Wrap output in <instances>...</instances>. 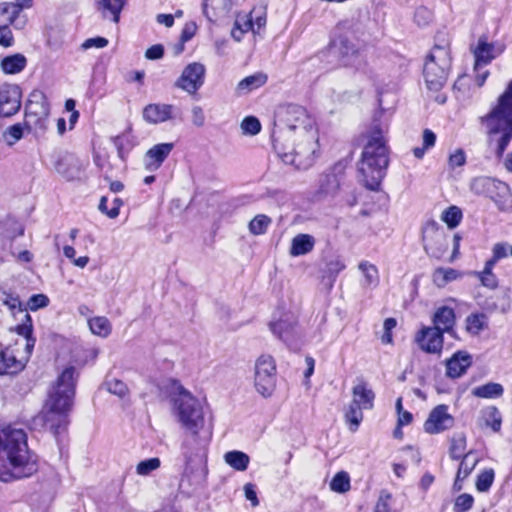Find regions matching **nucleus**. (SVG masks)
I'll return each instance as SVG.
<instances>
[{"mask_svg":"<svg viewBox=\"0 0 512 512\" xmlns=\"http://www.w3.org/2000/svg\"><path fill=\"white\" fill-rule=\"evenodd\" d=\"M76 387V369L66 367L52 385L48 398L35 422L41 424L54 436L64 431L68 425V414L73 405Z\"/></svg>","mask_w":512,"mask_h":512,"instance_id":"obj_1","label":"nucleus"},{"mask_svg":"<svg viewBox=\"0 0 512 512\" xmlns=\"http://www.w3.org/2000/svg\"><path fill=\"white\" fill-rule=\"evenodd\" d=\"M504 51V46L498 43H490L486 37H480L473 50L475 66H485Z\"/></svg>","mask_w":512,"mask_h":512,"instance_id":"obj_20","label":"nucleus"},{"mask_svg":"<svg viewBox=\"0 0 512 512\" xmlns=\"http://www.w3.org/2000/svg\"><path fill=\"white\" fill-rule=\"evenodd\" d=\"M315 245V239L309 234H298L291 242L290 255L293 257L306 255L311 252Z\"/></svg>","mask_w":512,"mask_h":512,"instance_id":"obj_28","label":"nucleus"},{"mask_svg":"<svg viewBox=\"0 0 512 512\" xmlns=\"http://www.w3.org/2000/svg\"><path fill=\"white\" fill-rule=\"evenodd\" d=\"M441 220L446 223L450 229H453L460 224L462 211L457 206H450L442 212Z\"/></svg>","mask_w":512,"mask_h":512,"instance_id":"obj_41","label":"nucleus"},{"mask_svg":"<svg viewBox=\"0 0 512 512\" xmlns=\"http://www.w3.org/2000/svg\"><path fill=\"white\" fill-rule=\"evenodd\" d=\"M244 493L245 497L248 501L251 502V505L253 507H256L259 505V500L255 491V486L251 483H246L244 485Z\"/></svg>","mask_w":512,"mask_h":512,"instance_id":"obj_64","label":"nucleus"},{"mask_svg":"<svg viewBox=\"0 0 512 512\" xmlns=\"http://www.w3.org/2000/svg\"><path fill=\"white\" fill-rule=\"evenodd\" d=\"M433 326L444 333H450L453 331L456 324V315L452 308L448 306L439 307L433 317Z\"/></svg>","mask_w":512,"mask_h":512,"instance_id":"obj_23","label":"nucleus"},{"mask_svg":"<svg viewBox=\"0 0 512 512\" xmlns=\"http://www.w3.org/2000/svg\"><path fill=\"white\" fill-rule=\"evenodd\" d=\"M24 128H26L24 123H17L8 127L3 134L6 143L12 146L19 141L23 137Z\"/></svg>","mask_w":512,"mask_h":512,"instance_id":"obj_47","label":"nucleus"},{"mask_svg":"<svg viewBox=\"0 0 512 512\" xmlns=\"http://www.w3.org/2000/svg\"><path fill=\"white\" fill-rule=\"evenodd\" d=\"M333 48H337L339 50V53L342 55L344 65L357 67L360 65L361 61L359 60V51L354 50L348 40L340 39L339 46L334 44Z\"/></svg>","mask_w":512,"mask_h":512,"instance_id":"obj_29","label":"nucleus"},{"mask_svg":"<svg viewBox=\"0 0 512 512\" xmlns=\"http://www.w3.org/2000/svg\"><path fill=\"white\" fill-rule=\"evenodd\" d=\"M36 460L30 454L27 436L22 429H0V481L9 482L33 475Z\"/></svg>","mask_w":512,"mask_h":512,"instance_id":"obj_2","label":"nucleus"},{"mask_svg":"<svg viewBox=\"0 0 512 512\" xmlns=\"http://www.w3.org/2000/svg\"><path fill=\"white\" fill-rule=\"evenodd\" d=\"M191 121L197 127H202L205 123V115L200 106H193L191 109Z\"/></svg>","mask_w":512,"mask_h":512,"instance_id":"obj_61","label":"nucleus"},{"mask_svg":"<svg viewBox=\"0 0 512 512\" xmlns=\"http://www.w3.org/2000/svg\"><path fill=\"white\" fill-rule=\"evenodd\" d=\"M271 222V219L264 214L256 215L249 223V231L253 235H262L266 232Z\"/></svg>","mask_w":512,"mask_h":512,"instance_id":"obj_45","label":"nucleus"},{"mask_svg":"<svg viewBox=\"0 0 512 512\" xmlns=\"http://www.w3.org/2000/svg\"><path fill=\"white\" fill-rule=\"evenodd\" d=\"M108 45V40L104 37L89 38L82 44L83 49H89L92 47L104 48Z\"/></svg>","mask_w":512,"mask_h":512,"instance_id":"obj_62","label":"nucleus"},{"mask_svg":"<svg viewBox=\"0 0 512 512\" xmlns=\"http://www.w3.org/2000/svg\"><path fill=\"white\" fill-rule=\"evenodd\" d=\"M49 304V298L44 294L32 295L27 303L30 310L36 311L40 308H44Z\"/></svg>","mask_w":512,"mask_h":512,"instance_id":"obj_57","label":"nucleus"},{"mask_svg":"<svg viewBox=\"0 0 512 512\" xmlns=\"http://www.w3.org/2000/svg\"><path fill=\"white\" fill-rule=\"evenodd\" d=\"M24 365L17 360L9 348H3L0 343V375L13 374L20 371Z\"/></svg>","mask_w":512,"mask_h":512,"instance_id":"obj_27","label":"nucleus"},{"mask_svg":"<svg viewBox=\"0 0 512 512\" xmlns=\"http://www.w3.org/2000/svg\"><path fill=\"white\" fill-rule=\"evenodd\" d=\"M126 2L127 0H99L98 8L103 11V17H106L105 11H109L112 14L113 22L118 23Z\"/></svg>","mask_w":512,"mask_h":512,"instance_id":"obj_34","label":"nucleus"},{"mask_svg":"<svg viewBox=\"0 0 512 512\" xmlns=\"http://www.w3.org/2000/svg\"><path fill=\"white\" fill-rule=\"evenodd\" d=\"M375 393L365 381H359L352 388V401L345 411V419L351 431H356L363 420L362 410L374 406Z\"/></svg>","mask_w":512,"mask_h":512,"instance_id":"obj_9","label":"nucleus"},{"mask_svg":"<svg viewBox=\"0 0 512 512\" xmlns=\"http://www.w3.org/2000/svg\"><path fill=\"white\" fill-rule=\"evenodd\" d=\"M474 504V498L468 493H463L456 497L454 501V512H468Z\"/></svg>","mask_w":512,"mask_h":512,"instance_id":"obj_54","label":"nucleus"},{"mask_svg":"<svg viewBox=\"0 0 512 512\" xmlns=\"http://www.w3.org/2000/svg\"><path fill=\"white\" fill-rule=\"evenodd\" d=\"M23 6L17 3L0 4V15H7V22L13 24L19 16Z\"/></svg>","mask_w":512,"mask_h":512,"instance_id":"obj_51","label":"nucleus"},{"mask_svg":"<svg viewBox=\"0 0 512 512\" xmlns=\"http://www.w3.org/2000/svg\"><path fill=\"white\" fill-rule=\"evenodd\" d=\"M330 489L337 493H345L350 489V477L345 471L335 474L330 482Z\"/></svg>","mask_w":512,"mask_h":512,"instance_id":"obj_42","label":"nucleus"},{"mask_svg":"<svg viewBox=\"0 0 512 512\" xmlns=\"http://www.w3.org/2000/svg\"><path fill=\"white\" fill-rule=\"evenodd\" d=\"M494 470L486 469L481 472L476 480V488L479 492H486L490 489L494 481Z\"/></svg>","mask_w":512,"mask_h":512,"instance_id":"obj_50","label":"nucleus"},{"mask_svg":"<svg viewBox=\"0 0 512 512\" xmlns=\"http://www.w3.org/2000/svg\"><path fill=\"white\" fill-rule=\"evenodd\" d=\"M254 387L264 398L270 397L276 388V363L272 356H259L254 365Z\"/></svg>","mask_w":512,"mask_h":512,"instance_id":"obj_11","label":"nucleus"},{"mask_svg":"<svg viewBox=\"0 0 512 512\" xmlns=\"http://www.w3.org/2000/svg\"><path fill=\"white\" fill-rule=\"evenodd\" d=\"M224 460L229 466L237 471H245L250 462L249 456L238 450L225 453Z\"/></svg>","mask_w":512,"mask_h":512,"instance_id":"obj_32","label":"nucleus"},{"mask_svg":"<svg viewBox=\"0 0 512 512\" xmlns=\"http://www.w3.org/2000/svg\"><path fill=\"white\" fill-rule=\"evenodd\" d=\"M16 331L19 335L26 339V351L30 354L35 346L36 339L32 337L33 325L32 319L29 314L24 315L21 324L16 327Z\"/></svg>","mask_w":512,"mask_h":512,"instance_id":"obj_31","label":"nucleus"},{"mask_svg":"<svg viewBox=\"0 0 512 512\" xmlns=\"http://www.w3.org/2000/svg\"><path fill=\"white\" fill-rule=\"evenodd\" d=\"M21 90L15 84H4L0 87V116L11 117L21 107Z\"/></svg>","mask_w":512,"mask_h":512,"instance_id":"obj_17","label":"nucleus"},{"mask_svg":"<svg viewBox=\"0 0 512 512\" xmlns=\"http://www.w3.org/2000/svg\"><path fill=\"white\" fill-rule=\"evenodd\" d=\"M105 386L111 394H114L120 398L125 397L129 392L127 385L123 381L116 378L106 381Z\"/></svg>","mask_w":512,"mask_h":512,"instance_id":"obj_53","label":"nucleus"},{"mask_svg":"<svg viewBox=\"0 0 512 512\" xmlns=\"http://www.w3.org/2000/svg\"><path fill=\"white\" fill-rule=\"evenodd\" d=\"M266 81H267V76L263 73H257L254 75H250V76L245 77L238 83L237 90L239 92H243V91L249 92L256 88L261 87L262 85H264L266 83Z\"/></svg>","mask_w":512,"mask_h":512,"instance_id":"obj_36","label":"nucleus"},{"mask_svg":"<svg viewBox=\"0 0 512 512\" xmlns=\"http://www.w3.org/2000/svg\"><path fill=\"white\" fill-rule=\"evenodd\" d=\"M444 332L434 326H423L415 335L419 348L430 354H440L443 349Z\"/></svg>","mask_w":512,"mask_h":512,"instance_id":"obj_15","label":"nucleus"},{"mask_svg":"<svg viewBox=\"0 0 512 512\" xmlns=\"http://www.w3.org/2000/svg\"><path fill=\"white\" fill-rule=\"evenodd\" d=\"M479 459L474 456L473 451H469L466 453L463 458H461V462L458 467L457 471V478L458 479H465L467 478L471 472L474 470L476 465L478 464Z\"/></svg>","mask_w":512,"mask_h":512,"instance_id":"obj_37","label":"nucleus"},{"mask_svg":"<svg viewBox=\"0 0 512 512\" xmlns=\"http://www.w3.org/2000/svg\"><path fill=\"white\" fill-rule=\"evenodd\" d=\"M358 269L362 275L360 284L363 288L372 289L378 286L380 277L376 265L368 261H361L358 264Z\"/></svg>","mask_w":512,"mask_h":512,"instance_id":"obj_26","label":"nucleus"},{"mask_svg":"<svg viewBox=\"0 0 512 512\" xmlns=\"http://www.w3.org/2000/svg\"><path fill=\"white\" fill-rule=\"evenodd\" d=\"M340 187V180L335 174L325 175L320 182V193L325 196H334Z\"/></svg>","mask_w":512,"mask_h":512,"instance_id":"obj_39","label":"nucleus"},{"mask_svg":"<svg viewBox=\"0 0 512 512\" xmlns=\"http://www.w3.org/2000/svg\"><path fill=\"white\" fill-rule=\"evenodd\" d=\"M466 163L465 151L461 148L454 150L448 157V166L450 169L462 167Z\"/></svg>","mask_w":512,"mask_h":512,"instance_id":"obj_56","label":"nucleus"},{"mask_svg":"<svg viewBox=\"0 0 512 512\" xmlns=\"http://www.w3.org/2000/svg\"><path fill=\"white\" fill-rule=\"evenodd\" d=\"M49 104L45 95L40 91H34L25 106L24 125L28 131L43 134L47 130Z\"/></svg>","mask_w":512,"mask_h":512,"instance_id":"obj_10","label":"nucleus"},{"mask_svg":"<svg viewBox=\"0 0 512 512\" xmlns=\"http://www.w3.org/2000/svg\"><path fill=\"white\" fill-rule=\"evenodd\" d=\"M470 189L477 195L489 197L502 211L512 208V194L510 187L505 182L480 176L471 181Z\"/></svg>","mask_w":512,"mask_h":512,"instance_id":"obj_7","label":"nucleus"},{"mask_svg":"<svg viewBox=\"0 0 512 512\" xmlns=\"http://www.w3.org/2000/svg\"><path fill=\"white\" fill-rule=\"evenodd\" d=\"M161 465V461L159 458H149L143 461H140L136 466V472L138 475L147 476L152 471L157 470Z\"/></svg>","mask_w":512,"mask_h":512,"instance_id":"obj_52","label":"nucleus"},{"mask_svg":"<svg viewBox=\"0 0 512 512\" xmlns=\"http://www.w3.org/2000/svg\"><path fill=\"white\" fill-rule=\"evenodd\" d=\"M173 143L154 145L145 154V166L149 171L157 170L173 150Z\"/></svg>","mask_w":512,"mask_h":512,"instance_id":"obj_21","label":"nucleus"},{"mask_svg":"<svg viewBox=\"0 0 512 512\" xmlns=\"http://www.w3.org/2000/svg\"><path fill=\"white\" fill-rule=\"evenodd\" d=\"M142 116L147 123L159 124L175 119L178 111L171 104L153 103L144 107Z\"/></svg>","mask_w":512,"mask_h":512,"instance_id":"obj_19","label":"nucleus"},{"mask_svg":"<svg viewBox=\"0 0 512 512\" xmlns=\"http://www.w3.org/2000/svg\"><path fill=\"white\" fill-rule=\"evenodd\" d=\"M346 268V265L345 263L343 262L342 259H340L339 257L335 258V259H332L330 260L328 263H327V274L330 276V277H333V279L336 278V276Z\"/></svg>","mask_w":512,"mask_h":512,"instance_id":"obj_58","label":"nucleus"},{"mask_svg":"<svg viewBox=\"0 0 512 512\" xmlns=\"http://www.w3.org/2000/svg\"><path fill=\"white\" fill-rule=\"evenodd\" d=\"M454 425V418L448 413V407L444 404L436 406L425 421L424 429L429 434H437Z\"/></svg>","mask_w":512,"mask_h":512,"instance_id":"obj_18","label":"nucleus"},{"mask_svg":"<svg viewBox=\"0 0 512 512\" xmlns=\"http://www.w3.org/2000/svg\"><path fill=\"white\" fill-rule=\"evenodd\" d=\"M270 329L273 334L277 335L280 339L287 342L290 340V336L293 330L292 323L286 320H279L270 324Z\"/></svg>","mask_w":512,"mask_h":512,"instance_id":"obj_44","label":"nucleus"},{"mask_svg":"<svg viewBox=\"0 0 512 512\" xmlns=\"http://www.w3.org/2000/svg\"><path fill=\"white\" fill-rule=\"evenodd\" d=\"M26 64L25 56L17 53L3 58L0 65L5 74H17L26 67Z\"/></svg>","mask_w":512,"mask_h":512,"instance_id":"obj_30","label":"nucleus"},{"mask_svg":"<svg viewBox=\"0 0 512 512\" xmlns=\"http://www.w3.org/2000/svg\"><path fill=\"white\" fill-rule=\"evenodd\" d=\"M472 364V357L466 351L456 352L446 362V374L450 378L462 376Z\"/></svg>","mask_w":512,"mask_h":512,"instance_id":"obj_22","label":"nucleus"},{"mask_svg":"<svg viewBox=\"0 0 512 512\" xmlns=\"http://www.w3.org/2000/svg\"><path fill=\"white\" fill-rule=\"evenodd\" d=\"M460 273L453 268H437L433 273V282L438 287L445 286L448 282L456 280Z\"/></svg>","mask_w":512,"mask_h":512,"instance_id":"obj_38","label":"nucleus"},{"mask_svg":"<svg viewBox=\"0 0 512 512\" xmlns=\"http://www.w3.org/2000/svg\"><path fill=\"white\" fill-rule=\"evenodd\" d=\"M466 449V437L463 434L455 436L451 441L449 450L450 457L454 460L463 458Z\"/></svg>","mask_w":512,"mask_h":512,"instance_id":"obj_46","label":"nucleus"},{"mask_svg":"<svg viewBox=\"0 0 512 512\" xmlns=\"http://www.w3.org/2000/svg\"><path fill=\"white\" fill-rule=\"evenodd\" d=\"M477 425L482 429L490 428L495 433L499 432L502 425V416L498 408L495 406L483 408L477 419Z\"/></svg>","mask_w":512,"mask_h":512,"instance_id":"obj_24","label":"nucleus"},{"mask_svg":"<svg viewBox=\"0 0 512 512\" xmlns=\"http://www.w3.org/2000/svg\"><path fill=\"white\" fill-rule=\"evenodd\" d=\"M164 47L161 44H156L149 47L145 52V57L149 60H157L163 57Z\"/></svg>","mask_w":512,"mask_h":512,"instance_id":"obj_63","label":"nucleus"},{"mask_svg":"<svg viewBox=\"0 0 512 512\" xmlns=\"http://www.w3.org/2000/svg\"><path fill=\"white\" fill-rule=\"evenodd\" d=\"M13 42V34L8 24L0 25V45L7 48L11 47Z\"/></svg>","mask_w":512,"mask_h":512,"instance_id":"obj_59","label":"nucleus"},{"mask_svg":"<svg viewBox=\"0 0 512 512\" xmlns=\"http://www.w3.org/2000/svg\"><path fill=\"white\" fill-rule=\"evenodd\" d=\"M305 134L302 132V125L296 129V132L292 133L290 141L287 142L289 148L287 152L294 158V161L285 162L286 164L294 165L297 169H307L313 163L315 153L318 149V133L315 128V145L311 148L307 154L304 151L307 147V140Z\"/></svg>","mask_w":512,"mask_h":512,"instance_id":"obj_13","label":"nucleus"},{"mask_svg":"<svg viewBox=\"0 0 512 512\" xmlns=\"http://www.w3.org/2000/svg\"><path fill=\"white\" fill-rule=\"evenodd\" d=\"M465 330L471 336H479L489 328V318L486 312H473L465 318Z\"/></svg>","mask_w":512,"mask_h":512,"instance_id":"obj_25","label":"nucleus"},{"mask_svg":"<svg viewBox=\"0 0 512 512\" xmlns=\"http://www.w3.org/2000/svg\"><path fill=\"white\" fill-rule=\"evenodd\" d=\"M384 133L385 131L380 124L371 127L367 135V143L358 163L360 181L371 191L379 189L389 164Z\"/></svg>","mask_w":512,"mask_h":512,"instance_id":"obj_5","label":"nucleus"},{"mask_svg":"<svg viewBox=\"0 0 512 512\" xmlns=\"http://www.w3.org/2000/svg\"><path fill=\"white\" fill-rule=\"evenodd\" d=\"M493 268L494 266L485 262L484 269L480 272L474 273L480 280L481 284L489 289H495L498 286V279L492 272Z\"/></svg>","mask_w":512,"mask_h":512,"instance_id":"obj_40","label":"nucleus"},{"mask_svg":"<svg viewBox=\"0 0 512 512\" xmlns=\"http://www.w3.org/2000/svg\"><path fill=\"white\" fill-rule=\"evenodd\" d=\"M190 434L185 438L182 449L186 464L195 460L202 461L206 457L207 447L210 443L211 433L208 430H189Z\"/></svg>","mask_w":512,"mask_h":512,"instance_id":"obj_14","label":"nucleus"},{"mask_svg":"<svg viewBox=\"0 0 512 512\" xmlns=\"http://www.w3.org/2000/svg\"><path fill=\"white\" fill-rule=\"evenodd\" d=\"M302 125V132L306 136L307 147L304 154L309 153L315 145V121L307 110L297 104H287L278 108L275 114L274 130L272 133L273 147L283 162L294 161L287 152L292 133Z\"/></svg>","mask_w":512,"mask_h":512,"instance_id":"obj_3","label":"nucleus"},{"mask_svg":"<svg viewBox=\"0 0 512 512\" xmlns=\"http://www.w3.org/2000/svg\"><path fill=\"white\" fill-rule=\"evenodd\" d=\"M510 248L507 243L499 242L494 244L492 248V257L487 260L486 262L489 265L495 266V264L500 261L501 259L506 258L508 255H510Z\"/></svg>","mask_w":512,"mask_h":512,"instance_id":"obj_48","label":"nucleus"},{"mask_svg":"<svg viewBox=\"0 0 512 512\" xmlns=\"http://www.w3.org/2000/svg\"><path fill=\"white\" fill-rule=\"evenodd\" d=\"M0 300L3 302L5 306L9 308L12 312L18 309V312L23 314V316L27 313L26 307H23L18 296H13L11 294H6L5 292H0Z\"/></svg>","mask_w":512,"mask_h":512,"instance_id":"obj_49","label":"nucleus"},{"mask_svg":"<svg viewBox=\"0 0 512 512\" xmlns=\"http://www.w3.org/2000/svg\"><path fill=\"white\" fill-rule=\"evenodd\" d=\"M423 248L429 257L441 259L445 255L448 243L445 230L435 221L428 220L422 227Z\"/></svg>","mask_w":512,"mask_h":512,"instance_id":"obj_12","label":"nucleus"},{"mask_svg":"<svg viewBox=\"0 0 512 512\" xmlns=\"http://www.w3.org/2000/svg\"><path fill=\"white\" fill-rule=\"evenodd\" d=\"M88 324L91 332L102 338L108 337L112 330L110 321L103 316H97L89 319Z\"/></svg>","mask_w":512,"mask_h":512,"instance_id":"obj_35","label":"nucleus"},{"mask_svg":"<svg viewBox=\"0 0 512 512\" xmlns=\"http://www.w3.org/2000/svg\"><path fill=\"white\" fill-rule=\"evenodd\" d=\"M503 386L499 383L490 382L472 390V394L479 398H498L503 395Z\"/></svg>","mask_w":512,"mask_h":512,"instance_id":"obj_33","label":"nucleus"},{"mask_svg":"<svg viewBox=\"0 0 512 512\" xmlns=\"http://www.w3.org/2000/svg\"><path fill=\"white\" fill-rule=\"evenodd\" d=\"M205 67L194 62L185 67L176 81V86L190 94H194L204 83Z\"/></svg>","mask_w":512,"mask_h":512,"instance_id":"obj_16","label":"nucleus"},{"mask_svg":"<svg viewBox=\"0 0 512 512\" xmlns=\"http://www.w3.org/2000/svg\"><path fill=\"white\" fill-rule=\"evenodd\" d=\"M266 24V9L265 7H254L250 12V18L246 23L247 29H252L254 31V26H257V29L260 30Z\"/></svg>","mask_w":512,"mask_h":512,"instance_id":"obj_43","label":"nucleus"},{"mask_svg":"<svg viewBox=\"0 0 512 512\" xmlns=\"http://www.w3.org/2000/svg\"><path fill=\"white\" fill-rule=\"evenodd\" d=\"M480 123L488 136L489 147L501 159L512 140V81L490 111L480 117Z\"/></svg>","mask_w":512,"mask_h":512,"instance_id":"obj_4","label":"nucleus"},{"mask_svg":"<svg viewBox=\"0 0 512 512\" xmlns=\"http://www.w3.org/2000/svg\"><path fill=\"white\" fill-rule=\"evenodd\" d=\"M451 67L450 45L442 39L436 43L426 57L423 75L427 88L438 92L446 84Z\"/></svg>","mask_w":512,"mask_h":512,"instance_id":"obj_6","label":"nucleus"},{"mask_svg":"<svg viewBox=\"0 0 512 512\" xmlns=\"http://www.w3.org/2000/svg\"><path fill=\"white\" fill-rule=\"evenodd\" d=\"M174 408L180 423L187 430L203 429L204 414L200 402L184 388L174 399Z\"/></svg>","mask_w":512,"mask_h":512,"instance_id":"obj_8","label":"nucleus"},{"mask_svg":"<svg viewBox=\"0 0 512 512\" xmlns=\"http://www.w3.org/2000/svg\"><path fill=\"white\" fill-rule=\"evenodd\" d=\"M391 495L382 493L376 503L374 512H396L390 506Z\"/></svg>","mask_w":512,"mask_h":512,"instance_id":"obj_60","label":"nucleus"},{"mask_svg":"<svg viewBox=\"0 0 512 512\" xmlns=\"http://www.w3.org/2000/svg\"><path fill=\"white\" fill-rule=\"evenodd\" d=\"M241 128L246 134L256 135L261 130V124L256 117L248 116L243 119Z\"/></svg>","mask_w":512,"mask_h":512,"instance_id":"obj_55","label":"nucleus"}]
</instances>
